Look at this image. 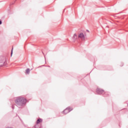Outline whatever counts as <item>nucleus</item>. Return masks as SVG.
<instances>
[{"mask_svg": "<svg viewBox=\"0 0 128 128\" xmlns=\"http://www.w3.org/2000/svg\"><path fill=\"white\" fill-rule=\"evenodd\" d=\"M4 66V62H2V60L0 59V66Z\"/></svg>", "mask_w": 128, "mask_h": 128, "instance_id": "obj_5", "label": "nucleus"}, {"mask_svg": "<svg viewBox=\"0 0 128 128\" xmlns=\"http://www.w3.org/2000/svg\"><path fill=\"white\" fill-rule=\"evenodd\" d=\"M30 68H27L26 70V74H30Z\"/></svg>", "mask_w": 128, "mask_h": 128, "instance_id": "obj_7", "label": "nucleus"}, {"mask_svg": "<svg viewBox=\"0 0 128 128\" xmlns=\"http://www.w3.org/2000/svg\"><path fill=\"white\" fill-rule=\"evenodd\" d=\"M96 92L98 94H106L104 90L100 88H98Z\"/></svg>", "mask_w": 128, "mask_h": 128, "instance_id": "obj_3", "label": "nucleus"}, {"mask_svg": "<svg viewBox=\"0 0 128 128\" xmlns=\"http://www.w3.org/2000/svg\"><path fill=\"white\" fill-rule=\"evenodd\" d=\"M72 108L68 107L64 110L63 114H68V112H72Z\"/></svg>", "mask_w": 128, "mask_h": 128, "instance_id": "obj_2", "label": "nucleus"}, {"mask_svg": "<svg viewBox=\"0 0 128 128\" xmlns=\"http://www.w3.org/2000/svg\"><path fill=\"white\" fill-rule=\"evenodd\" d=\"M13 50H14V48H12V50H11V56H12V52H13Z\"/></svg>", "mask_w": 128, "mask_h": 128, "instance_id": "obj_9", "label": "nucleus"}, {"mask_svg": "<svg viewBox=\"0 0 128 128\" xmlns=\"http://www.w3.org/2000/svg\"><path fill=\"white\" fill-rule=\"evenodd\" d=\"M42 119H38L36 121V124H40V122H42Z\"/></svg>", "mask_w": 128, "mask_h": 128, "instance_id": "obj_6", "label": "nucleus"}, {"mask_svg": "<svg viewBox=\"0 0 128 128\" xmlns=\"http://www.w3.org/2000/svg\"><path fill=\"white\" fill-rule=\"evenodd\" d=\"M78 36H76V34H74L73 38H74V40H76Z\"/></svg>", "mask_w": 128, "mask_h": 128, "instance_id": "obj_8", "label": "nucleus"}, {"mask_svg": "<svg viewBox=\"0 0 128 128\" xmlns=\"http://www.w3.org/2000/svg\"><path fill=\"white\" fill-rule=\"evenodd\" d=\"M15 103L18 108H22L26 104V99L22 96H18L15 100Z\"/></svg>", "mask_w": 128, "mask_h": 128, "instance_id": "obj_1", "label": "nucleus"}, {"mask_svg": "<svg viewBox=\"0 0 128 128\" xmlns=\"http://www.w3.org/2000/svg\"><path fill=\"white\" fill-rule=\"evenodd\" d=\"M78 38H81L82 40H84V34L80 33L78 35Z\"/></svg>", "mask_w": 128, "mask_h": 128, "instance_id": "obj_4", "label": "nucleus"}, {"mask_svg": "<svg viewBox=\"0 0 128 128\" xmlns=\"http://www.w3.org/2000/svg\"><path fill=\"white\" fill-rule=\"evenodd\" d=\"M12 108L14 110V106H12Z\"/></svg>", "mask_w": 128, "mask_h": 128, "instance_id": "obj_11", "label": "nucleus"}, {"mask_svg": "<svg viewBox=\"0 0 128 128\" xmlns=\"http://www.w3.org/2000/svg\"><path fill=\"white\" fill-rule=\"evenodd\" d=\"M2 20H0V24H2Z\"/></svg>", "mask_w": 128, "mask_h": 128, "instance_id": "obj_10", "label": "nucleus"}]
</instances>
